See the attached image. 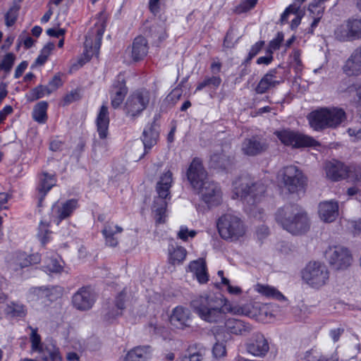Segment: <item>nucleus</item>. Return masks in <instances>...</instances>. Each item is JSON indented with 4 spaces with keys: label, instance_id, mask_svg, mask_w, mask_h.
<instances>
[{
    "label": "nucleus",
    "instance_id": "864d4df0",
    "mask_svg": "<svg viewBox=\"0 0 361 361\" xmlns=\"http://www.w3.org/2000/svg\"><path fill=\"white\" fill-rule=\"evenodd\" d=\"M257 0H244L238 6L235 7V11L237 13H245L253 8Z\"/></svg>",
    "mask_w": 361,
    "mask_h": 361
},
{
    "label": "nucleus",
    "instance_id": "ea45409f",
    "mask_svg": "<svg viewBox=\"0 0 361 361\" xmlns=\"http://www.w3.org/2000/svg\"><path fill=\"white\" fill-rule=\"evenodd\" d=\"M187 255L186 250L181 247H172L169 249V262L173 265L180 264L185 260Z\"/></svg>",
    "mask_w": 361,
    "mask_h": 361
},
{
    "label": "nucleus",
    "instance_id": "6e6d98bb",
    "mask_svg": "<svg viewBox=\"0 0 361 361\" xmlns=\"http://www.w3.org/2000/svg\"><path fill=\"white\" fill-rule=\"evenodd\" d=\"M63 85V81L59 74L55 75L53 78L49 82L47 86L51 94L55 92L58 88Z\"/></svg>",
    "mask_w": 361,
    "mask_h": 361
},
{
    "label": "nucleus",
    "instance_id": "ddd939ff",
    "mask_svg": "<svg viewBox=\"0 0 361 361\" xmlns=\"http://www.w3.org/2000/svg\"><path fill=\"white\" fill-rule=\"evenodd\" d=\"M281 176L285 187L290 192L302 188L305 182L302 173L295 166L284 167L281 171Z\"/></svg>",
    "mask_w": 361,
    "mask_h": 361
},
{
    "label": "nucleus",
    "instance_id": "412c9836",
    "mask_svg": "<svg viewBox=\"0 0 361 361\" xmlns=\"http://www.w3.org/2000/svg\"><path fill=\"white\" fill-rule=\"evenodd\" d=\"M319 215L323 221L333 222L338 216V202L333 200L321 202L319 204Z\"/></svg>",
    "mask_w": 361,
    "mask_h": 361
},
{
    "label": "nucleus",
    "instance_id": "09e8293b",
    "mask_svg": "<svg viewBox=\"0 0 361 361\" xmlns=\"http://www.w3.org/2000/svg\"><path fill=\"white\" fill-rule=\"evenodd\" d=\"M223 319L226 313H231L233 314H243L244 311L243 307L238 305H233L227 300L223 299Z\"/></svg>",
    "mask_w": 361,
    "mask_h": 361
},
{
    "label": "nucleus",
    "instance_id": "393cba45",
    "mask_svg": "<svg viewBox=\"0 0 361 361\" xmlns=\"http://www.w3.org/2000/svg\"><path fill=\"white\" fill-rule=\"evenodd\" d=\"M1 312L8 318H22L27 314V307L23 303L19 302L10 301L0 305Z\"/></svg>",
    "mask_w": 361,
    "mask_h": 361
},
{
    "label": "nucleus",
    "instance_id": "f257e3e1",
    "mask_svg": "<svg viewBox=\"0 0 361 361\" xmlns=\"http://www.w3.org/2000/svg\"><path fill=\"white\" fill-rule=\"evenodd\" d=\"M266 185L261 181H253L247 177H241L233 183V193L247 204L246 211L256 216V206L264 197Z\"/></svg>",
    "mask_w": 361,
    "mask_h": 361
},
{
    "label": "nucleus",
    "instance_id": "8fccbe9b",
    "mask_svg": "<svg viewBox=\"0 0 361 361\" xmlns=\"http://www.w3.org/2000/svg\"><path fill=\"white\" fill-rule=\"evenodd\" d=\"M30 329H31L30 342L32 350L39 352L44 347V343L41 342V337L37 334V330L32 327H30Z\"/></svg>",
    "mask_w": 361,
    "mask_h": 361
},
{
    "label": "nucleus",
    "instance_id": "20e7f679",
    "mask_svg": "<svg viewBox=\"0 0 361 361\" xmlns=\"http://www.w3.org/2000/svg\"><path fill=\"white\" fill-rule=\"evenodd\" d=\"M172 173L167 171L159 178L156 185L157 195L154 197L152 210L155 213L156 222H165L168 202L171 200L170 188L172 185Z\"/></svg>",
    "mask_w": 361,
    "mask_h": 361
},
{
    "label": "nucleus",
    "instance_id": "4c0bfd02",
    "mask_svg": "<svg viewBox=\"0 0 361 361\" xmlns=\"http://www.w3.org/2000/svg\"><path fill=\"white\" fill-rule=\"evenodd\" d=\"M149 353V346L136 347L127 353L123 361H147Z\"/></svg>",
    "mask_w": 361,
    "mask_h": 361
},
{
    "label": "nucleus",
    "instance_id": "c9c22d12",
    "mask_svg": "<svg viewBox=\"0 0 361 361\" xmlns=\"http://www.w3.org/2000/svg\"><path fill=\"white\" fill-rule=\"evenodd\" d=\"M190 269L194 272L197 279L200 283H204L208 281V275L205 262L200 259L190 263Z\"/></svg>",
    "mask_w": 361,
    "mask_h": 361
},
{
    "label": "nucleus",
    "instance_id": "680f3d73",
    "mask_svg": "<svg viewBox=\"0 0 361 361\" xmlns=\"http://www.w3.org/2000/svg\"><path fill=\"white\" fill-rule=\"evenodd\" d=\"M122 314V311L117 309L115 306L110 308L105 314L104 318L109 322H112L114 319Z\"/></svg>",
    "mask_w": 361,
    "mask_h": 361
},
{
    "label": "nucleus",
    "instance_id": "f3484780",
    "mask_svg": "<svg viewBox=\"0 0 361 361\" xmlns=\"http://www.w3.org/2000/svg\"><path fill=\"white\" fill-rule=\"evenodd\" d=\"M342 70L349 77L361 75V44L353 50L345 61Z\"/></svg>",
    "mask_w": 361,
    "mask_h": 361
},
{
    "label": "nucleus",
    "instance_id": "c03bdc74",
    "mask_svg": "<svg viewBox=\"0 0 361 361\" xmlns=\"http://www.w3.org/2000/svg\"><path fill=\"white\" fill-rule=\"evenodd\" d=\"M221 82V79L219 76L213 75L212 77H205L204 79L200 82L196 88L197 91H200L206 87H211L216 88Z\"/></svg>",
    "mask_w": 361,
    "mask_h": 361
},
{
    "label": "nucleus",
    "instance_id": "2f4dec72",
    "mask_svg": "<svg viewBox=\"0 0 361 361\" xmlns=\"http://www.w3.org/2000/svg\"><path fill=\"white\" fill-rule=\"evenodd\" d=\"M44 361H61L59 349L52 341L44 343V347L38 352Z\"/></svg>",
    "mask_w": 361,
    "mask_h": 361
},
{
    "label": "nucleus",
    "instance_id": "58836bf2",
    "mask_svg": "<svg viewBox=\"0 0 361 361\" xmlns=\"http://www.w3.org/2000/svg\"><path fill=\"white\" fill-rule=\"evenodd\" d=\"M47 109L48 103L45 101L38 102L33 109L32 118L33 119L39 123H44L47 121Z\"/></svg>",
    "mask_w": 361,
    "mask_h": 361
},
{
    "label": "nucleus",
    "instance_id": "774afa93",
    "mask_svg": "<svg viewBox=\"0 0 361 361\" xmlns=\"http://www.w3.org/2000/svg\"><path fill=\"white\" fill-rule=\"evenodd\" d=\"M226 350L224 343H216L213 347V354L216 357H221L226 355Z\"/></svg>",
    "mask_w": 361,
    "mask_h": 361
},
{
    "label": "nucleus",
    "instance_id": "f8f14e48",
    "mask_svg": "<svg viewBox=\"0 0 361 361\" xmlns=\"http://www.w3.org/2000/svg\"><path fill=\"white\" fill-rule=\"evenodd\" d=\"M40 262V256L37 253L27 255L26 252L18 250L11 253L7 257V263L13 271H18L32 264Z\"/></svg>",
    "mask_w": 361,
    "mask_h": 361
},
{
    "label": "nucleus",
    "instance_id": "6e6552de",
    "mask_svg": "<svg viewBox=\"0 0 361 361\" xmlns=\"http://www.w3.org/2000/svg\"><path fill=\"white\" fill-rule=\"evenodd\" d=\"M326 258L330 266L336 270H345L353 262L350 251L342 245L329 247L326 251Z\"/></svg>",
    "mask_w": 361,
    "mask_h": 361
},
{
    "label": "nucleus",
    "instance_id": "4be33fe9",
    "mask_svg": "<svg viewBox=\"0 0 361 361\" xmlns=\"http://www.w3.org/2000/svg\"><path fill=\"white\" fill-rule=\"evenodd\" d=\"M282 81V78L277 75V71L275 69L271 70L260 80L255 87V92L257 94H264L269 89L279 85Z\"/></svg>",
    "mask_w": 361,
    "mask_h": 361
},
{
    "label": "nucleus",
    "instance_id": "2eb2a0df",
    "mask_svg": "<svg viewBox=\"0 0 361 361\" xmlns=\"http://www.w3.org/2000/svg\"><path fill=\"white\" fill-rule=\"evenodd\" d=\"M188 180L194 189L200 188L204 183L209 181L207 173L200 159L195 158L187 171Z\"/></svg>",
    "mask_w": 361,
    "mask_h": 361
},
{
    "label": "nucleus",
    "instance_id": "a211bd4d",
    "mask_svg": "<svg viewBox=\"0 0 361 361\" xmlns=\"http://www.w3.org/2000/svg\"><path fill=\"white\" fill-rule=\"evenodd\" d=\"M56 183V178L54 174L42 172L38 175V183L36 190L37 191L39 206H41L44 198Z\"/></svg>",
    "mask_w": 361,
    "mask_h": 361
},
{
    "label": "nucleus",
    "instance_id": "e2e57ef3",
    "mask_svg": "<svg viewBox=\"0 0 361 361\" xmlns=\"http://www.w3.org/2000/svg\"><path fill=\"white\" fill-rule=\"evenodd\" d=\"M211 161L214 163L216 166L225 168L226 164V159L224 154H214L211 157Z\"/></svg>",
    "mask_w": 361,
    "mask_h": 361
},
{
    "label": "nucleus",
    "instance_id": "a878e982",
    "mask_svg": "<svg viewBox=\"0 0 361 361\" xmlns=\"http://www.w3.org/2000/svg\"><path fill=\"white\" fill-rule=\"evenodd\" d=\"M106 18L107 16L104 11L99 12L96 18L97 22L94 24V28L96 29V37L94 45V52L92 53V56L94 55L97 58L99 57V50L101 47L102 39L106 27Z\"/></svg>",
    "mask_w": 361,
    "mask_h": 361
},
{
    "label": "nucleus",
    "instance_id": "f704fd0d",
    "mask_svg": "<svg viewBox=\"0 0 361 361\" xmlns=\"http://www.w3.org/2000/svg\"><path fill=\"white\" fill-rule=\"evenodd\" d=\"M127 94V88L126 85L123 82H118L116 85H114L111 90V106L116 109L123 102L126 95Z\"/></svg>",
    "mask_w": 361,
    "mask_h": 361
},
{
    "label": "nucleus",
    "instance_id": "f03ea898",
    "mask_svg": "<svg viewBox=\"0 0 361 361\" xmlns=\"http://www.w3.org/2000/svg\"><path fill=\"white\" fill-rule=\"evenodd\" d=\"M276 220L293 235L302 234L310 228L307 213L297 204H288L278 209Z\"/></svg>",
    "mask_w": 361,
    "mask_h": 361
},
{
    "label": "nucleus",
    "instance_id": "473e14b6",
    "mask_svg": "<svg viewBox=\"0 0 361 361\" xmlns=\"http://www.w3.org/2000/svg\"><path fill=\"white\" fill-rule=\"evenodd\" d=\"M159 138V131L154 124L147 126L142 133V140L145 147V151L147 153L154 146Z\"/></svg>",
    "mask_w": 361,
    "mask_h": 361
},
{
    "label": "nucleus",
    "instance_id": "338daca9",
    "mask_svg": "<svg viewBox=\"0 0 361 361\" xmlns=\"http://www.w3.org/2000/svg\"><path fill=\"white\" fill-rule=\"evenodd\" d=\"M126 297V293L125 290H123L117 295V297L116 298V300H115L114 306L117 309H118L121 311H123L125 309Z\"/></svg>",
    "mask_w": 361,
    "mask_h": 361
},
{
    "label": "nucleus",
    "instance_id": "69168bd1",
    "mask_svg": "<svg viewBox=\"0 0 361 361\" xmlns=\"http://www.w3.org/2000/svg\"><path fill=\"white\" fill-rule=\"evenodd\" d=\"M195 235L196 232L195 231H188V228L185 226H181L178 233L179 238L183 240H187L188 237L193 238Z\"/></svg>",
    "mask_w": 361,
    "mask_h": 361
},
{
    "label": "nucleus",
    "instance_id": "39448f33",
    "mask_svg": "<svg viewBox=\"0 0 361 361\" xmlns=\"http://www.w3.org/2000/svg\"><path fill=\"white\" fill-rule=\"evenodd\" d=\"M216 225L219 235L226 240H236L243 236L245 233L243 221L231 214H226L220 216Z\"/></svg>",
    "mask_w": 361,
    "mask_h": 361
},
{
    "label": "nucleus",
    "instance_id": "5fc2aeb1",
    "mask_svg": "<svg viewBox=\"0 0 361 361\" xmlns=\"http://www.w3.org/2000/svg\"><path fill=\"white\" fill-rule=\"evenodd\" d=\"M46 271L49 273H60L63 267L59 264L56 259H50L44 267Z\"/></svg>",
    "mask_w": 361,
    "mask_h": 361
},
{
    "label": "nucleus",
    "instance_id": "423d86ee",
    "mask_svg": "<svg viewBox=\"0 0 361 361\" xmlns=\"http://www.w3.org/2000/svg\"><path fill=\"white\" fill-rule=\"evenodd\" d=\"M302 280L314 288L326 285L329 279V271L322 262H310L302 271Z\"/></svg>",
    "mask_w": 361,
    "mask_h": 361
},
{
    "label": "nucleus",
    "instance_id": "dca6fc26",
    "mask_svg": "<svg viewBox=\"0 0 361 361\" xmlns=\"http://www.w3.org/2000/svg\"><path fill=\"white\" fill-rule=\"evenodd\" d=\"M246 349L250 355L255 357H263L269 350V343L262 334L255 333L247 343Z\"/></svg>",
    "mask_w": 361,
    "mask_h": 361
},
{
    "label": "nucleus",
    "instance_id": "bf43d9fd",
    "mask_svg": "<svg viewBox=\"0 0 361 361\" xmlns=\"http://www.w3.org/2000/svg\"><path fill=\"white\" fill-rule=\"evenodd\" d=\"M347 177L355 180H361V166L357 165L348 166V174Z\"/></svg>",
    "mask_w": 361,
    "mask_h": 361
},
{
    "label": "nucleus",
    "instance_id": "603ef678",
    "mask_svg": "<svg viewBox=\"0 0 361 361\" xmlns=\"http://www.w3.org/2000/svg\"><path fill=\"white\" fill-rule=\"evenodd\" d=\"M15 60V54L13 53H8L4 56L1 62L0 63V66L6 73H8L11 71Z\"/></svg>",
    "mask_w": 361,
    "mask_h": 361
},
{
    "label": "nucleus",
    "instance_id": "c756f323",
    "mask_svg": "<svg viewBox=\"0 0 361 361\" xmlns=\"http://www.w3.org/2000/svg\"><path fill=\"white\" fill-rule=\"evenodd\" d=\"M307 118L311 128L315 130H322L328 128V118L324 108L313 111L309 114Z\"/></svg>",
    "mask_w": 361,
    "mask_h": 361
},
{
    "label": "nucleus",
    "instance_id": "9d476101",
    "mask_svg": "<svg viewBox=\"0 0 361 361\" xmlns=\"http://www.w3.org/2000/svg\"><path fill=\"white\" fill-rule=\"evenodd\" d=\"M336 39L341 42H350L361 39V20L349 19L335 31Z\"/></svg>",
    "mask_w": 361,
    "mask_h": 361
},
{
    "label": "nucleus",
    "instance_id": "5701e85b",
    "mask_svg": "<svg viewBox=\"0 0 361 361\" xmlns=\"http://www.w3.org/2000/svg\"><path fill=\"white\" fill-rule=\"evenodd\" d=\"M267 149V143L255 137L245 139L241 145L243 154L247 156H256Z\"/></svg>",
    "mask_w": 361,
    "mask_h": 361
},
{
    "label": "nucleus",
    "instance_id": "b1692460",
    "mask_svg": "<svg viewBox=\"0 0 361 361\" xmlns=\"http://www.w3.org/2000/svg\"><path fill=\"white\" fill-rule=\"evenodd\" d=\"M97 132L99 137L102 140H105L108 135V130L109 125V116L108 107L106 105L103 104L97 115L96 118Z\"/></svg>",
    "mask_w": 361,
    "mask_h": 361
},
{
    "label": "nucleus",
    "instance_id": "0eeeda50",
    "mask_svg": "<svg viewBox=\"0 0 361 361\" xmlns=\"http://www.w3.org/2000/svg\"><path fill=\"white\" fill-rule=\"evenodd\" d=\"M274 135L281 143L294 148L319 145V142L312 137L290 130V129L276 130L274 132Z\"/></svg>",
    "mask_w": 361,
    "mask_h": 361
},
{
    "label": "nucleus",
    "instance_id": "37998d69",
    "mask_svg": "<svg viewBox=\"0 0 361 361\" xmlns=\"http://www.w3.org/2000/svg\"><path fill=\"white\" fill-rule=\"evenodd\" d=\"M90 60L89 50L86 42L85 43V49L82 54L78 57L76 60L71 62L69 68V73H73L78 71L80 68L83 66Z\"/></svg>",
    "mask_w": 361,
    "mask_h": 361
},
{
    "label": "nucleus",
    "instance_id": "e433bc0d",
    "mask_svg": "<svg viewBox=\"0 0 361 361\" xmlns=\"http://www.w3.org/2000/svg\"><path fill=\"white\" fill-rule=\"evenodd\" d=\"M255 290L267 298L276 299L279 301L286 300V297L272 286L257 283L255 286Z\"/></svg>",
    "mask_w": 361,
    "mask_h": 361
},
{
    "label": "nucleus",
    "instance_id": "79ce46f5",
    "mask_svg": "<svg viewBox=\"0 0 361 361\" xmlns=\"http://www.w3.org/2000/svg\"><path fill=\"white\" fill-rule=\"evenodd\" d=\"M50 224L41 221L37 233V238L43 245H45L51 238V231L49 230Z\"/></svg>",
    "mask_w": 361,
    "mask_h": 361
},
{
    "label": "nucleus",
    "instance_id": "052dcab7",
    "mask_svg": "<svg viewBox=\"0 0 361 361\" xmlns=\"http://www.w3.org/2000/svg\"><path fill=\"white\" fill-rule=\"evenodd\" d=\"M18 41H19V45L23 44L26 49L31 48L35 42L31 37L27 36L25 32H23L19 35Z\"/></svg>",
    "mask_w": 361,
    "mask_h": 361
},
{
    "label": "nucleus",
    "instance_id": "cd10ccee",
    "mask_svg": "<svg viewBox=\"0 0 361 361\" xmlns=\"http://www.w3.org/2000/svg\"><path fill=\"white\" fill-rule=\"evenodd\" d=\"M148 53V44L147 39L138 36L135 38L131 48V56L134 61L142 60Z\"/></svg>",
    "mask_w": 361,
    "mask_h": 361
},
{
    "label": "nucleus",
    "instance_id": "de8ad7c7",
    "mask_svg": "<svg viewBox=\"0 0 361 361\" xmlns=\"http://www.w3.org/2000/svg\"><path fill=\"white\" fill-rule=\"evenodd\" d=\"M19 9L20 7L16 4H14L5 14V24L7 27H11L15 24L18 16Z\"/></svg>",
    "mask_w": 361,
    "mask_h": 361
},
{
    "label": "nucleus",
    "instance_id": "0e129e2a",
    "mask_svg": "<svg viewBox=\"0 0 361 361\" xmlns=\"http://www.w3.org/2000/svg\"><path fill=\"white\" fill-rule=\"evenodd\" d=\"M264 42L263 41H259L256 42L250 49L248 56L247 59V61H250L253 57H255L262 49Z\"/></svg>",
    "mask_w": 361,
    "mask_h": 361
},
{
    "label": "nucleus",
    "instance_id": "9b49d317",
    "mask_svg": "<svg viewBox=\"0 0 361 361\" xmlns=\"http://www.w3.org/2000/svg\"><path fill=\"white\" fill-rule=\"evenodd\" d=\"M78 207V200L70 199L66 201H57L51 207V218L56 224L68 219Z\"/></svg>",
    "mask_w": 361,
    "mask_h": 361
},
{
    "label": "nucleus",
    "instance_id": "49530a36",
    "mask_svg": "<svg viewBox=\"0 0 361 361\" xmlns=\"http://www.w3.org/2000/svg\"><path fill=\"white\" fill-rule=\"evenodd\" d=\"M58 290L57 287H51V288H35L34 293H35L39 298H46L49 300H53L55 299V296L54 295Z\"/></svg>",
    "mask_w": 361,
    "mask_h": 361
},
{
    "label": "nucleus",
    "instance_id": "7ed1b4c3",
    "mask_svg": "<svg viewBox=\"0 0 361 361\" xmlns=\"http://www.w3.org/2000/svg\"><path fill=\"white\" fill-rule=\"evenodd\" d=\"M194 312L204 321L217 323L223 320V298L214 294H203L190 302Z\"/></svg>",
    "mask_w": 361,
    "mask_h": 361
},
{
    "label": "nucleus",
    "instance_id": "1a4fd4ad",
    "mask_svg": "<svg viewBox=\"0 0 361 361\" xmlns=\"http://www.w3.org/2000/svg\"><path fill=\"white\" fill-rule=\"evenodd\" d=\"M149 102V92L147 90L137 91L128 98L125 110L128 116L135 117L146 109Z\"/></svg>",
    "mask_w": 361,
    "mask_h": 361
},
{
    "label": "nucleus",
    "instance_id": "a18cd8bd",
    "mask_svg": "<svg viewBox=\"0 0 361 361\" xmlns=\"http://www.w3.org/2000/svg\"><path fill=\"white\" fill-rule=\"evenodd\" d=\"M54 48V43L47 44L40 51V53L35 60V64L39 66L44 65L47 61L49 55Z\"/></svg>",
    "mask_w": 361,
    "mask_h": 361
},
{
    "label": "nucleus",
    "instance_id": "13d9d810",
    "mask_svg": "<svg viewBox=\"0 0 361 361\" xmlns=\"http://www.w3.org/2000/svg\"><path fill=\"white\" fill-rule=\"evenodd\" d=\"M300 51L295 50L291 55V65L294 67L296 71H300L302 69V61L300 60Z\"/></svg>",
    "mask_w": 361,
    "mask_h": 361
},
{
    "label": "nucleus",
    "instance_id": "3c124183",
    "mask_svg": "<svg viewBox=\"0 0 361 361\" xmlns=\"http://www.w3.org/2000/svg\"><path fill=\"white\" fill-rule=\"evenodd\" d=\"M300 5L299 3L296 2L293 4L290 5L283 13L281 17V21L282 23H285L288 20V16L290 13H293L298 16L303 15L302 12L300 11Z\"/></svg>",
    "mask_w": 361,
    "mask_h": 361
},
{
    "label": "nucleus",
    "instance_id": "a19ab883",
    "mask_svg": "<svg viewBox=\"0 0 361 361\" xmlns=\"http://www.w3.org/2000/svg\"><path fill=\"white\" fill-rule=\"evenodd\" d=\"M51 93L47 86L38 85L36 87L32 89L27 94L26 98L30 102H34L40 98H42L45 95H49Z\"/></svg>",
    "mask_w": 361,
    "mask_h": 361
},
{
    "label": "nucleus",
    "instance_id": "aec40b11",
    "mask_svg": "<svg viewBox=\"0 0 361 361\" xmlns=\"http://www.w3.org/2000/svg\"><path fill=\"white\" fill-rule=\"evenodd\" d=\"M324 169L326 177L333 181L344 179L348 174V166L337 160L326 162Z\"/></svg>",
    "mask_w": 361,
    "mask_h": 361
},
{
    "label": "nucleus",
    "instance_id": "6ab92c4d",
    "mask_svg": "<svg viewBox=\"0 0 361 361\" xmlns=\"http://www.w3.org/2000/svg\"><path fill=\"white\" fill-rule=\"evenodd\" d=\"M169 320L171 325L177 329L189 327L191 322L190 311L186 307L178 306L173 310Z\"/></svg>",
    "mask_w": 361,
    "mask_h": 361
},
{
    "label": "nucleus",
    "instance_id": "4d7b16f0",
    "mask_svg": "<svg viewBox=\"0 0 361 361\" xmlns=\"http://www.w3.org/2000/svg\"><path fill=\"white\" fill-rule=\"evenodd\" d=\"M80 93L78 90H72L69 93L66 94L62 99V105H68L80 99Z\"/></svg>",
    "mask_w": 361,
    "mask_h": 361
},
{
    "label": "nucleus",
    "instance_id": "7c9ffc66",
    "mask_svg": "<svg viewBox=\"0 0 361 361\" xmlns=\"http://www.w3.org/2000/svg\"><path fill=\"white\" fill-rule=\"evenodd\" d=\"M225 327L229 333L235 335L245 334L252 330V327L249 324L234 318L226 319L225 322Z\"/></svg>",
    "mask_w": 361,
    "mask_h": 361
},
{
    "label": "nucleus",
    "instance_id": "c85d7f7f",
    "mask_svg": "<svg viewBox=\"0 0 361 361\" xmlns=\"http://www.w3.org/2000/svg\"><path fill=\"white\" fill-rule=\"evenodd\" d=\"M123 228L114 224L113 222H106L102 229V234L105 238L106 245L110 247H116L118 244L116 234L121 233Z\"/></svg>",
    "mask_w": 361,
    "mask_h": 361
},
{
    "label": "nucleus",
    "instance_id": "bb28decb",
    "mask_svg": "<svg viewBox=\"0 0 361 361\" xmlns=\"http://www.w3.org/2000/svg\"><path fill=\"white\" fill-rule=\"evenodd\" d=\"M73 306L80 310H88L90 307V289L89 287L80 288L73 296Z\"/></svg>",
    "mask_w": 361,
    "mask_h": 361
},
{
    "label": "nucleus",
    "instance_id": "72a5a7b5",
    "mask_svg": "<svg viewBox=\"0 0 361 361\" xmlns=\"http://www.w3.org/2000/svg\"><path fill=\"white\" fill-rule=\"evenodd\" d=\"M325 114L328 118V128H335L341 125L345 119V113L341 109L338 108H324Z\"/></svg>",
    "mask_w": 361,
    "mask_h": 361
},
{
    "label": "nucleus",
    "instance_id": "4468645a",
    "mask_svg": "<svg viewBox=\"0 0 361 361\" xmlns=\"http://www.w3.org/2000/svg\"><path fill=\"white\" fill-rule=\"evenodd\" d=\"M196 190L200 194L202 201L209 207H215L221 204L222 192L216 183L209 180Z\"/></svg>",
    "mask_w": 361,
    "mask_h": 361
}]
</instances>
